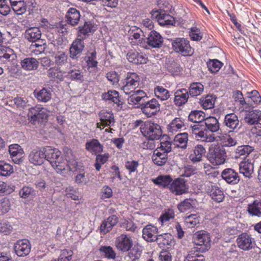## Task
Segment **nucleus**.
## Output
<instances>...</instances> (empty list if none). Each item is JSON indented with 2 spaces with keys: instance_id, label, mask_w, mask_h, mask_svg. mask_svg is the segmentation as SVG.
I'll list each match as a JSON object with an SVG mask.
<instances>
[{
  "instance_id": "7",
  "label": "nucleus",
  "mask_w": 261,
  "mask_h": 261,
  "mask_svg": "<svg viewBox=\"0 0 261 261\" xmlns=\"http://www.w3.org/2000/svg\"><path fill=\"white\" fill-rule=\"evenodd\" d=\"M138 108H140L142 112L145 114L147 117L156 114V113L160 111V104L159 101L155 98L144 101V102L140 104Z\"/></svg>"
},
{
  "instance_id": "9",
  "label": "nucleus",
  "mask_w": 261,
  "mask_h": 261,
  "mask_svg": "<svg viewBox=\"0 0 261 261\" xmlns=\"http://www.w3.org/2000/svg\"><path fill=\"white\" fill-rule=\"evenodd\" d=\"M223 124L229 132L237 131L241 127L238 117L233 113L225 116Z\"/></svg>"
},
{
  "instance_id": "42",
  "label": "nucleus",
  "mask_w": 261,
  "mask_h": 261,
  "mask_svg": "<svg viewBox=\"0 0 261 261\" xmlns=\"http://www.w3.org/2000/svg\"><path fill=\"white\" fill-rule=\"evenodd\" d=\"M102 98L105 100H110L117 106L121 105V101L119 99V93L115 90L109 91L107 93H103L102 95Z\"/></svg>"
},
{
  "instance_id": "20",
  "label": "nucleus",
  "mask_w": 261,
  "mask_h": 261,
  "mask_svg": "<svg viewBox=\"0 0 261 261\" xmlns=\"http://www.w3.org/2000/svg\"><path fill=\"white\" fill-rule=\"evenodd\" d=\"M205 149L203 145H197L191 151L189 159L194 163L200 162L202 160V157L205 155Z\"/></svg>"
},
{
  "instance_id": "4",
  "label": "nucleus",
  "mask_w": 261,
  "mask_h": 261,
  "mask_svg": "<svg viewBox=\"0 0 261 261\" xmlns=\"http://www.w3.org/2000/svg\"><path fill=\"white\" fill-rule=\"evenodd\" d=\"M140 83V76L135 72H128L123 80V86L121 89L127 95L132 94L139 87Z\"/></svg>"
},
{
  "instance_id": "60",
  "label": "nucleus",
  "mask_w": 261,
  "mask_h": 261,
  "mask_svg": "<svg viewBox=\"0 0 261 261\" xmlns=\"http://www.w3.org/2000/svg\"><path fill=\"white\" fill-rule=\"evenodd\" d=\"M11 203L7 198L4 197L0 199V215L9 211L10 209Z\"/></svg>"
},
{
  "instance_id": "22",
  "label": "nucleus",
  "mask_w": 261,
  "mask_h": 261,
  "mask_svg": "<svg viewBox=\"0 0 261 261\" xmlns=\"http://www.w3.org/2000/svg\"><path fill=\"white\" fill-rule=\"evenodd\" d=\"M127 59L129 62L136 64H145L148 60L145 55L133 50L127 54Z\"/></svg>"
},
{
  "instance_id": "24",
  "label": "nucleus",
  "mask_w": 261,
  "mask_h": 261,
  "mask_svg": "<svg viewBox=\"0 0 261 261\" xmlns=\"http://www.w3.org/2000/svg\"><path fill=\"white\" fill-rule=\"evenodd\" d=\"M127 98L128 104L136 105L141 101H145V98H147L146 93L143 90H138L134 91Z\"/></svg>"
},
{
  "instance_id": "18",
  "label": "nucleus",
  "mask_w": 261,
  "mask_h": 261,
  "mask_svg": "<svg viewBox=\"0 0 261 261\" xmlns=\"http://www.w3.org/2000/svg\"><path fill=\"white\" fill-rule=\"evenodd\" d=\"M99 117L100 122L97 123V127L101 129L103 128L101 127V126H109L112 123H114L115 122L113 113L105 110H103L99 112Z\"/></svg>"
},
{
  "instance_id": "45",
  "label": "nucleus",
  "mask_w": 261,
  "mask_h": 261,
  "mask_svg": "<svg viewBox=\"0 0 261 261\" xmlns=\"http://www.w3.org/2000/svg\"><path fill=\"white\" fill-rule=\"evenodd\" d=\"M210 195L212 199L217 202H221L224 198L222 191L217 187L212 186L211 191L209 192Z\"/></svg>"
},
{
  "instance_id": "1",
  "label": "nucleus",
  "mask_w": 261,
  "mask_h": 261,
  "mask_svg": "<svg viewBox=\"0 0 261 261\" xmlns=\"http://www.w3.org/2000/svg\"><path fill=\"white\" fill-rule=\"evenodd\" d=\"M44 150L45 159L50 162L57 173L65 176L76 168L77 162L74 160L67 161L64 159L58 149L46 146Z\"/></svg>"
},
{
  "instance_id": "10",
  "label": "nucleus",
  "mask_w": 261,
  "mask_h": 261,
  "mask_svg": "<svg viewBox=\"0 0 261 261\" xmlns=\"http://www.w3.org/2000/svg\"><path fill=\"white\" fill-rule=\"evenodd\" d=\"M115 244L118 250L122 252H127L132 248L133 242L131 237L126 234H122L117 238Z\"/></svg>"
},
{
  "instance_id": "19",
  "label": "nucleus",
  "mask_w": 261,
  "mask_h": 261,
  "mask_svg": "<svg viewBox=\"0 0 261 261\" xmlns=\"http://www.w3.org/2000/svg\"><path fill=\"white\" fill-rule=\"evenodd\" d=\"M222 178L230 185L237 184L240 179L238 173L231 168H226L221 173Z\"/></svg>"
},
{
  "instance_id": "2",
  "label": "nucleus",
  "mask_w": 261,
  "mask_h": 261,
  "mask_svg": "<svg viewBox=\"0 0 261 261\" xmlns=\"http://www.w3.org/2000/svg\"><path fill=\"white\" fill-rule=\"evenodd\" d=\"M194 243L196 246L193 248L198 250L201 253L207 251L211 246V238L208 233L205 231H199L194 234Z\"/></svg>"
},
{
  "instance_id": "53",
  "label": "nucleus",
  "mask_w": 261,
  "mask_h": 261,
  "mask_svg": "<svg viewBox=\"0 0 261 261\" xmlns=\"http://www.w3.org/2000/svg\"><path fill=\"white\" fill-rule=\"evenodd\" d=\"M184 126V122L180 118H175L169 125V132L174 133L180 129Z\"/></svg>"
},
{
  "instance_id": "28",
  "label": "nucleus",
  "mask_w": 261,
  "mask_h": 261,
  "mask_svg": "<svg viewBox=\"0 0 261 261\" xmlns=\"http://www.w3.org/2000/svg\"><path fill=\"white\" fill-rule=\"evenodd\" d=\"M118 218L115 215H112L106 219L101 224L100 230L101 232L106 233L112 230L113 227L117 224Z\"/></svg>"
},
{
  "instance_id": "31",
  "label": "nucleus",
  "mask_w": 261,
  "mask_h": 261,
  "mask_svg": "<svg viewBox=\"0 0 261 261\" xmlns=\"http://www.w3.org/2000/svg\"><path fill=\"white\" fill-rule=\"evenodd\" d=\"M86 149L91 153L96 154L103 151V146L98 140L93 139L86 143Z\"/></svg>"
},
{
  "instance_id": "5",
  "label": "nucleus",
  "mask_w": 261,
  "mask_h": 261,
  "mask_svg": "<svg viewBox=\"0 0 261 261\" xmlns=\"http://www.w3.org/2000/svg\"><path fill=\"white\" fill-rule=\"evenodd\" d=\"M207 158L214 165L223 164L226 160V151L223 147H215L210 149Z\"/></svg>"
},
{
  "instance_id": "35",
  "label": "nucleus",
  "mask_w": 261,
  "mask_h": 261,
  "mask_svg": "<svg viewBox=\"0 0 261 261\" xmlns=\"http://www.w3.org/2000/svg\"><path fill=\"white\" fill-rule=\"evenodd\" d=\"M188 141V134L187 133H180L175 136L174 139L175 145L181 149H186L187 147Z\"/></svg>"
},
{
  "instance_id": "48",
  "label": "nucleus",
  "mask_w": 261,
  "mask_h": 261,
  "mask_svg": "<svg viewBox=\"0 0 261 261\" xmlns=\"http://www.w3.org/2000/svg\"><path fill=\"white\" fill-rule=\"evenodd\" d=\"M67 77L72 81H76L80 83H82L84 81V76L83 72L79 69H71L67 74Z\"/></svg>"
},
{
  "instance_id": "54",
  "label": "nucleus",
  "mask_w": 261,
  "mask_h": 261,
  "mask_svg": "<svg viewBox=\"0 0 261 261\" xmlns=\"http://www.w3.org/2000/svg\"><path fill=\"white\" fill-rule=\"evenodd\" d=\"M143 33L142 29L138 28L136 26H132L129 28L128 31V35L129 39L130 40H138L139 39V42L141 43L140 39L141 37V34Z\"/></svg>"
},
{
  "instance_id": "62",
  "label": "nucleus",
  "mask_w": 261,
  "mask_h": 261,
  "mask_svg": "<svg viewBox=\"0 0 261 261\" xmlns=\"http://www.w3.org/2000/svg\"><path fill=\"white\" fill-rule=\"evenodd\" d=\"M139 165L138 161L134 160L128 161L125 162V167L128 171L130 174L137 171Z\"/></svg>"
},
{
  "instance_id": "26",
  "label": "nucleus",
  "mask_w": 261,
  "mask_h": 261,
  "mask_svg": "<svg viewBox=\"0 0 261 261\" xmlns=\"http://www.w3.org/2000/svg\"><path fill=\"white\" fill-rule=\"evenodd\" d=\"M189 94L186 89L177 90L174 93V101L175 105L181 106L185 104L188 100Z\"/></svg>"
},
{
  "instance_id": "8",
  "label": "nucleus",
  "mask_w": 261,
  "mask_h": 261,
  "mask_svg": "<svg viewBox=\"0 0 261 261\" xmlns=\"http://www.w3.org/2000/svg\"><path fill=\"white\" fill-rule=\"evenodd\" d=\"M28 115L30 122L33 124H36L37 122L42 123L45 121L47 118L45 109L40 107L31 108Z\"/></svg>"
},
{
  "instance_id": "14",
  "label": "nucleus",
  "mask_w": 261,
  "mask_h": 261,
  "mask_svg": "<svg viewBox=\"0 0 261 261\" xmlns=\"http://www.w3.org/2000/svg\"><path fill=\"white\" fill-rule=\"evenodd\" d=\"M170 191L176 195H181L185 193L188 188L186 185L185 180L180 178L174 180L169 187Z\"/></svg>"
},
{
  "instance_id": "50",
  "label": "nucleus",
  "mask_w": 261,
  "mask_h": 261,
  "mask_svg": "<svg viewBox=\"0 0 261 261\" xmlns=\"http://www.w3.org/2000/svg\"><path fill=\"white\" fill-rule=\"evenodd\" d=\"M199 216L197 214H191L185 218L184 223L186 226L193 228L199 223Z\"/></svg>"
},
{
  "instance_id": "6",
  "label": "nucleus",
  "mask_w": 261,
  "mask_h": 261,
  "mask_svg": "<svg viewBox=\"0 0 261 261\" xmlns=\"http://www.w3.org/2000/svg\"><path fill=\"white\" fill-rule=\"evenodd\" d=\"M172 47L175 51L182 56H191L193 53L189 41L184 38H176L172 43Z\"/></svg>"
},
{
  "instance_id": "23",
  "label": "nucleus",
  "mask_w": 261,
  "mask_h": 261,
  "mask_svg": "<svg viewBox=\"0 0 261 261\" xmlns=\"http://www.w3.org/2000/svg\"><path fill=\"white\" fill-rule=\"evenodd\" d=\"M158 232V229L156 226L152 225H147L143 229L142 237L147 242L155 241L157 236L155 234Z\"/></svg>"
},
{
  "instance_id": "57",
  "label": "nucleus",
  "mask_w": 261,
  "mask_h": 261,
  "mask_svg": "<svg viewBox=\"0 0 261 261\" xmlns=\"http://www.w3.org/2000/svg\"><path fill=\"white\" fill-rule=\"evenodd\" d=\"M194 201L191 199H186L178 205V209L180 212H185L193 208Z\"/></svg>"
},
{
  "instance_id": "33",
  "label": "nucleus",
  "mask_w": 261,
  "mask_h": 261,
  "mask_svg": "<svg viewBox=\"0 0 261 261\" xmlns=\"http://www.w3.org/2000/svg\"><path fill=\"white\" fill-rule=\"evenodd\" d=\"M156 14L155 17L161 25H173L175 23L174 18L170 15L165 13L159 12L156 11L154 12Z\"/></svg>"
},
{
  "instance_id": "43",
  "label": "nucleus",
  "mask_w": 261,
  "mask_h": 261,
  "mask_svg": "<svg viewBox=\"0 0 261 261\" xmlns=\"http://www.w3.org/2000/svg\"><path fill=\"white\" fill-rule=\"evenodd\" d=\"M172 181V179L170 175H160L156 178L153 179L152 181L156 185L163 188L168 187Z\"/></svg>"
},
{
  "instance_id": "29",
  "label": "nucleus",
  "mask_w": 261,
  "mask_h": 261,
  "mask_svg": "<svg viewBox=\"0 0 261 261\" xmlns=\"http://www.w3.org/2000/svg\"><path fill=\"white\" fill-rule=\"evenodd\" d=\"M253 169V164L251 161H249V160L242 161L240 164V173L242 174L246 177L251 178L252 177Z\"/></svg>"
},
{
  "instance_id": "39",
  "label": "nucleus",
  "mask_w": 261,
  "mask_h": 261,
  "mask_svg": "<svg viewBox=\"0 0 261 261\" xmlns=\"http://www.w3.org/2000/svg\"><path fill=\"white\" fill-rule=\"evenodd\" d=\"M204 124L210 131L216 132L220 129V123L217 119L214 117H209L205 119Z\"/></svg>"
},
{
  "instance_id": "56",
  "label": "nucleus",
  "mask_w": 261,
  "mask_h": 261,
  "mask_svg": "<svg viewBox=\"0 0 261 261\" xmlns=\"http://www.w3.org/2000/svg\"><path fill=\"white\" fill-rule=\"evenodd\" d=\"M11 5L13 10L17 15H22L27 11V5L24 1L18 3L15 2Z\"/></svg>"
},
{
  "instance_id": "61",
  "label": "nucleus",
  "mask_w": 261,
  "mask_h": 261,
  "mask_svg": "<svg viewBox=\"0 0 261 261\" xmlns=\"http://www.w3.org/2000/svg\"><path fill=\"white\" fill-rule=\"evenodd\" d=\"M99 250L103 253V254L108 258L114 259L116 257V253L113 248L110 246H102Z\"/></svg>"
},
{
  "instance_id": "38",
  "label": "nucleus",
  "mask_w": 261,
  "mask_h": 261,
  "mask_svg": "<svg viewBox=\"0 0 261 261\" xmlns=\"http://www.w3.org/2000/svg\"><path fill=\"white\" fill-rule=\"evenodd\" d=\"M34 93L38 101L43 102L48 101L51 97L50 90L45 88L38 91H35Z\"/></svg>"
},
{
  "instance_id": "16",
  "label": "nucleus",
  "mask_w": 261,
  "mask_h": 261,
  "mask_svg": "<svg viewBox=\"0 0 261 261\" xmlns=\"http://www.w3.org/2000/svg\"><path fill=\"white\" fill-rule=\"evenodd\" d=\"M146 39L148 45L152 48H160L163 43V38L154 30L149 33Z\"/></svg>"
},
{
  "instance_id": "15",
  "label": "nucleus",
  "mask_w": 261,
  "mask_h": 261,
  "mask_svg": "<svg viewBox=\"0 0 261 261\" xmlns=\"http://www.w3.org/2000/svg\"><path fill=\"white\" fill-rule=\"evenodd\" d=\"M9 152L14 163L20 164L23 161L24 152L19 145L17 144L11 145L9 148Z\"/></svg>"
},
{
  "instance_id": "21",
  "label": "nucleus",
  "mask_w": 261,
  "mask_h": 261,
  "mask_svg": "<svg viewBox=\"0 0 261 261\" xmlns=\"http://www.w3.org/2000/svg\"><path fill=\"white\" fill-rule=\"evenodd\" d=\"M96 30V25L92 21H85L83 25L79 27L78 37L85 39L90 33L94 32Z\"/></svg>"
},
{
  "instance_id": "51",
  "label": "nucleus",
  "mask_w": 261,
  "mask_h": 261,
  "mask_svg": "<svg viewBox=\"0 0 261 261\" xmlns=\"http://www.w3.org/2000/svg\"><path fill=\"white\" fill-rule=\"evenodd\" d=\"M247 211L251 215L260 217L261 206H260V202L257 200L254 201L252 204L248 205Z\"/></svg>"
},
{
  "instance_id": "37",
  "label": "nucleus",
  "mask_w": 261,
  "mask_h": 261,
  "mask_svg": "<svg viewBox=\"0 0 261 261\" xmlns=\"http://www.w3.org/2000/svg\"><path fill=\"white\" fill-rule=\"evenodd\" d=\"M254 150L253 148L249 145H242L237 147L234 153V158L245 159Z\"/></svg>"
},
{
  "instance_id": "64",
  "label": "nucleus",
  "mask_w": 261,
  "mask_h": 261,
  "mask_svg": "<svg viewBox=\"0 0 261 261\" xmlns=\"http://www.w3.org/2000/svg\"><path fill=\"white\" fill-rule=\"evenodd\" d=\"M222 141V143L223 144V147L224 146L226 147H231L236 145L237 141L232 138H231L229 135H226L225 136H223V138L221 140Z\"/></svg>"
},
{
  "instance_id": "25",
  "label": "nucleus",
  "mask_w": 261,
  "mask_h": 261,
  "mask_svg": "<svg viewBox=\"0 0 261 261\" xmlns=\"http://www.w3.org/2000/svg\"><path fill=\"white\" fill-rule=\"evenodd\" d=\"M25 38L30 42H36L40 41L41 37V32L37 27H32L27 29L25 32Z\"/></svg>"
},
{
  "instance_id": "40",
  "label": "nucleus",
  "mask_w": 261,
  "mask_h": 261,
  "mask_svg": "<svg viewBox=\"0 0 261 261\" xmlns=\"http://www.w3.org/2000/svg\"><path fill=\"white\" fill-rule=\"evenodd\" d=\"M198 250L192 248L185 257L184 261H205L204 256Z\"/></svg>"
},
{
  "instance_id": "41",
  "label": "nucleus",
  "mask_w": 261,
  "mask_h": 261,
  "mask_svg": "<svg viewBox=\"0 0 261 261\" xmlns=\"http://www.w3.org/2000/svg\"><path fill=\"white\" fill-rule=\"evenodd\" d=\"M216 97L213 95H207L204 97L201 98L200 103L205 110L211 109L214 107Z\"/></svg>"
},
{
  "instance_id": "3",
  "label": "nucleus",
  "mask_w": 261,
  "mask_h": 261,
  "mask_svg": "<svg viewBox=\"0 0 261 261\" xmlns=\"http://www.w3.org/2000/svg\"><path fill=\"white\" fill-rule=\"evenodd\" d=\"M140 131L144 137L152 140H158L162 135L160 125L150 121L143 124Z\"/></svg>"
},
{
  "instance_id": "30",
  "label": "nucleus",
  "mask_w": 261,
  "mask_h": 261,
  "mask_svg": "<svg viewBox=\"0 0 261 261\" xmlns=\"http://www.w3.org/2000/svg\"><path fill=\"white\" fill-rule=\"evenodd\" d=\"M66 17L68 24L72 26L76 25L78 24L81 17L80 11L75 8H71L68 10Z\"/></svg>"
},
{
  "instance_id": "36",
  "label": "nucleus",
  "mask_w": 261,
  "mask_h": 261,
  "mask_svg": "<svg viewBox=\"0 0 261 261\" xmlns=\"http://www.w3.org/2000/svg\"><path fill=\"white\" fill-rule=\"evenodd\" d=\"M153 162L159 166L165 165L168 160V156L166 153L154 150L152 155Z\"/></svg>"
},
{
  "instance_id": "59",
  "label": "nucleus",
  "mask_w": 261,
  "mask_h": 261,
  "mask_svg": "<svg viewBox=\"0 0 261 261\" xmlns=\"http://www.w3.org/2000/svg\"><path fill=\"white\" fill-rule=\"evenodd\" d=\"M172 149L171 142L169 141H162L160 143V146L158 147L155 150L166 153L170 152Z\"/></svg>"
},
{
  "instance_id": "17",
  "label": "nucleus",
  "mask_w": 261,
  "mask_h": 261,
  "mask_svg": "<svg viewBox=\"0 0 261 261\" xmlns=\"http://www.w3.org/2000/svg\"><path fill=\"white\" fill-rule=\"evenodd\" d=\"M45 158L44 148L43 150L38 148L32 150L29 155V162L36 166L42 165Z\"/></svg>"
},
{
  "instance_id": "58",
  "label": "nucleus",
  "mask_w": 261,
  "mask_h": 261,
  "mask_svg": "<svg viewBox=\"0 0 261 261\" xmlns=\"http://www.w3.org/2000/svg\"><path fill=\"white\" fill-rule=\"evenodd\" d=\"M209 70L212 73L217 72L221 68L223 63L217 59L210 60L207 63Z\"/></svg>"
},
{
  "instance_id": "55",
  "label": "nucleus",
  "mask_w": 261,
  "mask_h": 261,
  "mask_svg": "<svg viewBox=\"0 0 261 261\" xmlns=\"http://www.w3.org/2000/svg\"><path fill=\"white\" fill-rule=\"evenodd\" d=\"M55 62L58 66H62L67 62V55L65 52L58 51L55 54Z\"/></svg>"
},
{
  "instance_id": "44",
  "label": "nucleus",
  "mask_w": 261,
  "mask_h": 261,
  "mask_svg": "<svg viewBox=\"0 0 261 261\" xmlns=\"http://www.w3.org/2000/svg\"><path fill=\"white\" fill-rule=\"evenodd\" d=\"M19 195L22 198L31 199L36 195V191L31 187L24 186L19 190Z\"/></svg>"
},
{
  "instance_id": "12",
  "label": "nucleus",
  "mask_w": 261,
  "mask_h": 261,
  "mask_svg": "<svg viewBox=\"0 0 261 261\" xmlns=\"http://www.w3.org/2000/svg\"><path fill=\"white\" fill-rule=\"evenodd\" d=\"M84 40L79 37L73 41L70 47V57L72 59H77L81 56L85 47Z\"/></svg>"
},
{
  "instance_id": "52",
  "label": "nucleus",
  "mask_w": 261,
  "mask_h": 261,
  "mask_svg": "<svg viewBox=\"0 0 261 261\" xmlns=\"http://www.w3.org/2000/svg\"><path fill=\"white\" fill-rule=\"evenodd\" d=\"M14 172L13 166L4 161H0V175L7 176L10 175Z\"/></svg>"
},
{
  "instance_id": "63",
  "label": "nucleus",
  "mask_w": 261,
  "mask_h": 261,
  "mask_svg": "<svg viewBox=\"0 0 261 261\" xmlns=\"http://www.w3.org/2000/svg\"><path fill=\"white\" fill-rule=\"evenodd\" d=\"M13 229L12 225L8 221L0 223V231L5 235L11 233Z\"/></svg>"
},
{
  "instance_id": "46",
  "label": "nucleus",
  "mask_w": 261,
  "mask_h": 261,
  "mask_svg": "<svg viewBox=\"0 0 261 261\" xmlns=\"http://www.w3.org/2000/svg\"><path fill=\"white\" fill-rule=\"evenodd\" d=\"M204 86L200 83H193L191 84L189 88V94L192 97H195L200 95L203 91Z\"/></svg>"
},
{
  "instance_id": "32",
  "label": "nucleus",
  "mask_w": 261,
  "mask_h": 261,
  "mask_svg": "<svg viewBox=\"0 0 261 261\" xmlns=\"http://www.w3.org/2000/svg\"><path fill=\"white\" fill-rule=\"evenodd\" d=\"M260 119H261V111L258 110L249 112L244 118L245 122L249 125L256 124Z\"/></svg>"
},
{
  "instance_id": "13",
  "label": "nucleus",
  "mask_w": 261,
  "mask_h": 261,
  "mask_svg": "<svg viewBox=\"0 0 261 261\" xmlns=\"http://www.w3.org/2000/svg\"><path fill=\"white\" fill-rule=\"evenodd\" d=\"M31 245L28 240H20L15 243L14 249L18 256H25L31 251Z\"/></svg>"
},
{
  "instance_id": "47",
  "label": "nucleus",
  "mask_w": 261,
  "mask_h": 261,
  "mask_svg": "<svg viewBox=\"0 0 261 261\" xmlns=\"http://www.w3.org/2000/svg\"><path fill=\"white\" fill-rule=\"evenodd\" d=\"M205 113L201 111L195 110L192 111L189 115V119L190 121L199 123L205 120Z\"/></svg>"
},
{
  "instance_id": "49",
  "label": "nucleus",
  "mask_w": 261,
  "mask_h": 261,
  "mask_svg": "<svg viewBox=\"0 0 261 261\" xmlns=\"http://www.w3.org/2000/svg\"><path fill=\"white\" fill-rule=\"evenodd\" d=\"M155 96L162 101L168 99L170 97L169 92L162 86H157L154 90Z\"/></svg>"
},
{
  "instance_id": "34",
  "label": "nucleus",
  "mask_w": 261,
  "mask_h": 261,
  "mask_svg": "<svg viewBox=\"0 0 261 261\" xmlns=\"http://www.w3.org/2000/svg\"><path fill=\"white\" fill-rule=\"evenodd\" d=\"M20 64L25 70H34L38 68L39 62L34 58H26L21 61Z\"/></svg>"
},
{
  "instance_id": "11",
  "label": "nucleus",
  "mask_w": 261,
  "mask_h": 261,
  "mask_svg": "<svg viewBox=\"0 0 261 261\" xmlns=\"http://www.w3.org/2000/svg\"><path fill=\"white\" fill-rule=\"evenodd\" d=\"M237 242L238 247L243 250H249L255 245L254 239L246 233L240 234L237 239Z\"/></svg>"
},
{
  "instance_id": "27",
  "label": "nucleus",
  "mask_w": 261,
  "mask_h": 261,
  "mask_svg": "<svg viewBox=\"0 0 261 261\" xmlns=\"http://www.w3.org/2000/svg\"><path fill=\"white\" fill-rule=\"evenodd\" d=\"M172 237L170 233H164L157 236L155 241L160 248H170L172 246Z\"/></svg>"
}]
</instances>
